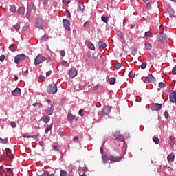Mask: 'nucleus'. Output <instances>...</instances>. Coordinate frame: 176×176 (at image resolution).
Here are the masks:
<instances>
[{
  "label": "nucleus",
  "mask_w": 176,
  "mask_h": 176,
  "mask_svg": "<svg viewBox=\"0 0 176 176\" xmlns=\"http://www.w3.org/2000/svg\"><path fill=\"white\" fill-rule=\"evenodd\" d=\"M45 60H46L45 56H42L41 54H38L34 60V65H39V64H42Z\"/></svg>",
  "instance_id": "obj_1"
},
{
  "label": "nucleus",
  "mask_w": 176,
  "mask_h": 176,
  "mask_svg": "<svg viewBox=\"0 0 176 176\" xmlns=\"http://www.w3.org/2000/svg\"><path fill=\"white\" fill-rule=\"evenodd\" d=\"M57 91H58L57 84H56L55 85H50L47 87V92L48 93V94H56Z\"/></svg>",
  "instance_id": "obj_2"
},
{
  "label": "nucleus",
  "mask_w": 176,
  "mask_h": 176,
  "mask_svg": "<svg viewBox=\"0 0 176 176\" xmlns=\"http://www.w3.org/2000/svg\"><path fill=\"white\" fill-rule=\"evenodd\" d=\"M34 9H35V6L34 5V3H28V4L27 13H26L28 19H30V14H31V12L32 10H34Z\"/></svg>",
  "instance_id": "obj_3"
},
{
  "label": "nucleus",
  "mask_w": 176,
  "mask_h": 176,
  "mask_svg": "<svg viewBox=\"0 0 176 176\" xmlns=\"http://www.w3.org/2000/svg\"><path fill=\"white\" fill-rule=\"evenodd\" d=\"M36 25L37 28H40V30H42L44 25L43 19H42L41 17H38L36 20Z\"/></svg>",
  "instance_id": "obj_4"
},
{
  "label": "nucleus",
  "mask_w": 176,
  "mask_h": 176,
  "mask_svg": "<svg viewBox=\"0 0 176 176\" xmlns=\"http://www.w3.org/2000/svg\"><path fill=\"white\" fill-rule=\"evenodd\" d=\"M23 60H25V54H24L16 55L14 57V62L16 64H19V63H20V61H23Z\"/></svg>",
  "instance_id": "obj_5"
},
{
  "label": "nucleus",
  "mask_w": 176,
  "mask_h": 176,
  "mask_svg": "<svg viewBox=\"0 0 176 176\" xmlns=\"http://www.w3.org/2000/svg\"><path fill=\"white\" fill-rule=\"evenodd\" d=\"M157 39L159 41H162L163 42H167V35L164 34V32H162V33L158 34L157 36Z\"/></svg>",
  "instance_id": "obj_6"
},
{
  "label": "nucleus",
  "mask_w": 176,
  "mask_h": 176,
  "mask_svg": "<svg viewBox=\"0 0 176 176\" xmlns=\"http://www.w3.org/2000/svg\"><path fill=\"white\" fill-rule=\"evenodd\" d=\"M63 27L65 28V30H67V31H71V27L69 26L71 25V22L67 19H63Z\"/></svg>",
  "instance_id": "obj_7"
},
{
  "label": "nucleus",
  "mask_w": 176,
  "mask_h": 176,
  "mask_svg": "<svg viewBox=\"0 0 176 176\" xmlns=\"http://www.w3.org/2000/svg\"><path fill=\"white\" fill-rule=\"evenodd\" d=\"M162 109V104L153 103L151 104V111H159Z\"/></svg>",
  "instance_id": "obj_8"
},
{
  "label": "nucleus",
  "mask_w": 176,
  "mask_h": 176,
  "mask_svg": "<svg viewBox=\"0 0 176 176\" xmlns=\"http://www.w3.org/2000/svg\"><path fill=\"white\" fill-rule=\"evenodd\" d=\"M170 101L172 102L173 104L176 102V91H173L172 93L169 95Z\"/></svg>",
  "instance_id": "obj_9"
},
{
  "label": "nucleus",
  "mask_w": 176,
  "mask_h": 176,
  "mask_svg": "<svg viewBox=\"0 0 176 176\" xmlns=\"http://www.w3.org/2000/svg\"><path fill=\"white\" fill-rule=\"evenodd\" d=\"M12 96H14V97H19L21 96V89L20 88H16L14 91L12 92Z\"/></svg>",
  "instance_id": "obj_10"
},
{
  "label": "nucleus",
  "mask_w": 176,
  "mask_h": 176,
  "mask_svg": "<svg viewBox=\"0 0 176 176\" xmlns=\"http://www.w3.org/2000/svg\"><path fill=\"white\" fill-rule=\"evenodd\" d=\"M111 113V108L109 106H104L102 110V115H109Z\"/></svg>",
  "instance_id": "obj_11"
},
{
  "label": "nucleus",
  "mask_w": 176,
  "mask_h": 176,
  "mask_svg": "<svg viewBox=\"0 0 176 176\" xmlns=\"http://www.w3.org/2000/svg\"><path fill=\"white\" fill-rule=\"evenodd\" d=\"M68 74H69V78H75V76H76V75H78V71L77 70L72 71V69H71L69 71Z\"/></svg>",
  "instance_id": "obj_12"
},
{
  "label": "nucleus",
  "mask_w": 176,
  "mask_h": 176,
  "mask_svg": "<svg viewBox=\"0 0 176 176\" xmlns=\"http://www.w3.org/2000/svg\"><path fill=\"white\" fill-rule=\"evenodd\" d=\"M54 111V106H51L50 109H47L45 110L47 115H49V116H51V115H53V112Z\"/></svg>",
  "instance_id": "obj_13"
},
{
  "label": "nucleus",
  "mask_w": 176,
  "mask_h": 176,
  "mask_svg": "<svg viewBox=\"0 0 176 176\" xmlns=\"http://www.w3.org/2000/svg\"><path fill=\"white\" fill-rule=\"evenodd\" d=\"M109 160H111V162H120V160H122V157H113V156H110L109 157Z\"/></svg>",
  "instance_id": "obj_14"
},
{
  "label": "nucleus",
  "mask_w": 176,
  "mask_h": 176,
  "mask_svg": "<svg viewBox=\"0 0 176 176\" xmlns=\"http://www.w3.org/2000/svg\"><path fill=\"white\" fill-rule=\"evenodd\" d=\"M4 170H6L7 173H12V171H13V170H12V168H5V166H3L0 167V173L1 171H5Z\"/></svg>",
  "instance_id": "obj_15"
},
{
  "label": "nucleus",
  "mask_w": 176,
  "mask_h": 176,
  "mask_svg": "<svg viewBox=\"0 0 176 176\" xmlns=\"http://www.w3.org/2000/svg\"><path fill=\"white\" fill-rule=\"evenodd\" d=\"M6 156H8L10 159H13V155L12 151L10 148H6Z\"/></svg>",
  "instance_id": "obj_16"
},
{
  "label": "nucleus",
  "mask_w": 176,
  "mask_h": 176,
  "mask_svg": "<svg viewBox=\"0 0 176 176\" xmlns=\"http://www.w3.org/2000/svg\"><path fill=\"white\" fill-rule=\"evenodd\" d=\"M67 118L70 122H72V120H76V119H78L76 116L72 115V113H69L67 115Z\"/></svg>",
  "instance_id": "obj_17"
},
{
  "label": "nucleus",
  "mask_w": 176,
  "mask_h": 176,
  "mask_svg": "<svg viewBox=\"0 0 176 176\" xmlns=\"http://www.w3.org/2000/svg\"><path fill=\"white\" fill-rule=\"evenodd\" d=\"M175 158V156L173 155V154H169L168 156H167V160L168 162H174V159Z\"/></svg>",
  "instance_id": "obj_18"
},
{
  "label": "nucleus",
  "mask_w": 176,
  "mask_h": 176,
  "mask_svg": "<svg viewBox=\"0 0 176 176\" xmlns=\"http://www.w3.org/2000/svg\"><path fill=\"white\" fill-rule=\"evenodd\" d=\"M98 46L99 49H101V47L102 49H105L107 47V44H105V43L104 42L100 41L98 43Z\"/></svg>",
  "instance_id": "obj_19"
},
{
  "label": "nucleus",
  "mask_w": 176,
  "mask_h": 176,
  "mask_svg": "<svg viewBox=\"0 0 176 176\" xmlns=\"http://www.w3.org/2000/svg\"><path fill=\"white\" fill-rule=\"evenodd\" d=\"M17 12L19 14H24V13H25V8L21 7L18 9Z\"/></svg>",
  "instance_id": "obj_20"
},
{
  "label": "nucleus",
  "mask_w": 176,
  "mask_h": 176,
  "mask_svg": "<svg viewBox=\"0 0 176 176\" xmlns=\"http://www.w3.org/2000/svg\"><path fill=\"white\" fill-rule=\"evenodd\" d=\"M10 12H12V13H16V12H17L16 6H11L10 8Z\"/></svg>",
  "instance_id": "obj_21"
},
{
  "label": "nucleus",
  "mask_w": 176,
  "mask_h": 176,
  "mask_svg": "<svg viewBox=\"0 0 176 176\" xmlns=\"http://www.w3.org/2000/svg\"><path fill=\"white\" fill-rule=\"evenodd\" d=\"M116 140H120L122 142H124V141H126V139H124V136H123V135H119L116 138Z\"/></svg>",
  "instance_id": "obj_22"
},
{
  "label": "nucleus",
  "mask_w": 176,
  "mask_h": 176,
  "mask_svg": "<svg viewBox=\"0 0 176 176\" xmlns=\"http://www.w3.org/2000/svg\"><path fill=\"white\" fill-rule=\"evenodd\" d=\"M155 77L152 75V74L148 75V82H155Z\"/></svg>",
  "instance_id": "obj_23"
},
{
  "label": "nucleus",
  "mask_w": 176,
  "mask_h": 176,
  "mask_svg": "<svg viewBox=\"0 0 176 176\" xmlns=\"http://www.w3.org/2000/svg\"><path fill=\"white\" fill-rule=\"evenodd\" d=\"M101 20H102V21H103V23H108V20H109V17L105 16H102Z\"/></svg>",
  "instance_id": "obj_24"
},
{
  "label": "nucleus",
  "mask_w": 176,
  "mask_h": 176,
  "mask_svg": "<svg viewBox=\"0 0 176 176\" xmlns=\"http://www.w3.org/2000/svg\"><path fill=\"white\" fill-rule=\"evenodd\" d=\"M88 47L89 49H90L91 50H96V47H94V44H93L91 42H90L88 44Z\"/></svg>",
  "instance_id": "obj_25"
},
{
  "label": "nucleus",
  "mask_w": 176,
  "mask_h": 176,
  "mask_svg": "<svg viewBox=\"0 0 176 176\" xmlns=\"http://www.w3.org/2000/svg\"><path fill=\"white\" fill-rule=\"evenodd\" d=\"M145 46H146V50H152V45H151V43H146Z\"/></svg>",
  "instance_id": "obj_26"
},
{
  "label": "nucleus",
  "mask_w": 176,
  "mask_h": 176,
  "mask_svg": "<svg viewBox=\"0 0 176 176\" xmlns=\"http://www.w3.org/2000/svg\"><path fill=\"white\" fill-rule=\"evenodd\" d=\"M9 49L10 50H11V52H16V46L14 45V44H12L9 46Z\"/></svg>",
  "instance_id": "obj_27"
},
{
  "label": "nucleus",
  "mask_w": 176,
  "mask_h": 176,
  "mask_svg": "<svg viewBox=\"0 0 176 176\" xmlns=\"http://www.w3.org/2000/svg\"><path fill=\"white\" fill-rule=\"evenodd\" d=\"M49 120H50V117H49V116H45V117L43 118V122L44 123L47 124V123H49Z\"/></svg>",
  "instance_id": "obj_28"
},
{
  "label": "nucleus",
  "mask_w": 176,
  "mask_h": 176,
  "mask_svg": "<svg viewBox=\"0 0 176 176\" xmlns=\"http://www.w3.org/2000/svg\"><path fill=\"white\" fill-rule=\"evenodd\" d=\"M10 126L12 127V129H16V127H17V123L14 121H12L10 122Z\"/></svg>",
  "instance_id": "obj_29"
},
{
  "label": "nucleus",
  "mask_w": 176,
  "mask_h": 176,
  "mask_svg": "<svg viewBox=\"0 0 176 176\" xmlns=\"http://www.w3.org/2000/svg\"><path fill=\"white\" fill-rule=\"evenodd\" d=\"M153 142H155V144H159V142H160V140H159V138H157V137H154V138H153Z\"/></svg>",
  "instance_id": "obj_30"
},
{
  "label": "nucleus",
  "mask_w": 176,
  "mask_h": 176,
  "mask_svg": "<svg viewBox=\"0 0 176 176\" xmlns=\"http://www.w3.org/2000/svg\"><path fill=\"white\" fill-rule=\"evenodd\" d=\"M114 67H115L116 69H120V68H122V63H118L115 65Z\"/></svg>",
  "instance_id": "obj_31"
},
{
  "label": "nucleus",
  "mask_w": 176,
  "mask_h": 176,
  "mask_svg": "<svg viewBox=\"0 0 176 176\" xmlns=\"http://www.w3.org/2000/svg\"><path fill=\"white\" fill-rule=\"evenodd\" d=\"M52 129H53V126L50 125V126L45 130V134H47V133H49V131H50V130H52Z\"/></svg>",
  "instance_id": "obj_32"
},
{
  "label": "nucleus",
  "mask_w": 176,
  "mask_h": 176,
  "mask_svg": "<svg viewBox=\"0 0 176 176\" xmlns=\"http://www.w3.org/2000/svg\"><path fill=\"white\" fill-rule=\"evenodd\" d=\"M134 76H135V72H134L133 71L130 72L129 74V77L134 78Z\"/></svg>",
  "instance_id": "obj_33"
},
{
  "label": "nucleus",
  "mask_w": 176,
  "mask_h": 176,
  "mask_svg": "<svg viewBox=\"0 0 176 176\" xmlns=\"http://www.w3.org/2000/svg\"><path fill=\"white\" fill-rule=\"evenodd\" d=\"M110 85H115L116 83V78H112L109 81Z\"/></svg>",
  "instance_id": "obj_34"
},
{
  "label": "nucleus",
  "mask_w": 176,
  "mask_h": 176,
  "mask_svg": "<svg viewBox=\"0 0 176 176\" xmlns=\"http://www.w3.org/2000/svg\"><path fill=\"white\" fill-rule=\"evenodd\" d=\"M41 39L46 42V41L49 39V36L47 34H45L44 36H42Z\"/></svg>",
  "instance_id": "obj_35"
},
{
  "label": "nucleus",
  "mask_w": 176,
  "mask_h": 176,
  "mask_svg": "<svg viewBox=\"0 0 176 176\" xmlns=\"http://www.w3.org/2000/svg\"><path fill=\"white\" fill-rule=\"evenodd\" d=\"M25 138H36V137H38V135H24Z\"/></svg>",
  "instance_id": "obj_36"
},
{
  "label": "nucleus",
  "mask_w": 176,
  "mask_h": 176,
  "mask_svg": "<svg viewBox=\"0 0 176 176\" xmlns=\"http://www.w3.org/2000/svg\"><path fill=\"white\" fill-rule=\"evenodd\" d=\"M62 65H64L65 67H69V64L66 60H63L61 62Z\"/></svg>",
  "instance_id": "obj_37"
},
{
  "label": "nucleus",
  "mask_w": 176,
  "mask_h": 176,
  "mask_svg": "<svg viewBox=\"0 0 176 176\" xmlns=\"http://www.w3.org/2000/svg\"><path fill=\"white\" fill-rule=\"evenodd\" d=\"M144 35L146 38H149V36H151V35H152V32H151V31L146 32Z\"/></svg>",
  "instance_id": "obj_38"
},
{
  "label": "nucleus",
  "mask_w": 176,
  "mask_h": 176,
  "mask_svg": "<svg viewBox=\"0 0 176 176\" xmlns=\"http://www.w3.org/2000/svg\"><path fill=\"white\" fill-rule=\"evenodd\" d=\"M0 144H8V140L0 138Z\"/></svg>",
  "instance_id": "obj_39"
},
{
  "label": "nucleus",
  "mask_w": 176,
  "mask_h": 176,
  "mask_svg": "<svg viewBox=\"0 0 176 176\" xmlns=\"http://www.w3.org/2000/svg\"><path fill=\"white\" fill-rule=\"evenodd\" d=\"M42 105H43L42 103H40V102H38V103H34L32 104L33 107H38L39 108L42 107Z\"/></svg>",
  "instance_id": "obj_40"
},
{
  "label": "nucleus",
  "mask_w": 176,
  "mask_h": 176,
  "mask_svg": "<svg viewBox=\"0 0 176 176\" xmlns=\"http://www.w3.org/2000/svg\"><path fill=\"white\" fill-rule=\"evenodd\" d=\"M67 171H65V170L60 171V176H67Z\"/></svg>",
  "instance_id": "obj_41"
},
{
  "label": "nucleus",
  "mask_w": 176,
  "mask_h": 176,
  "mask_svg": "<svg viewBox=\"0 0 176 176\" xmlns=\"http://www.w3.org/2000/svg\"><path fill=\"white\" fill-rule=\"evenodd\" d=\"M142 80H143V82H148V80L149 81V77H142Z\"/></svg>",
  "instance_id": "obj_42"
},
{
  "label": "nucleus",
  "mask_w": 176,
  "mask_h": 176,
  "mask_svg": "<svg viewBox=\"0 0 176 176\" xmlns=\"http://www.w3.org/2000/svg\"><path fill=\"white\" fill-rule=\"evenodd\" d=\"M118 34L121 39H124V34H123V32H118Z\"/></svg>",
  "instance_id": "obj_43"
},
{
  "label": "nucleus",
  "mask_w": 176,
  "mask_h": 176,
  "mask_svg": "<svg viewBox=\"0 0 176 176\" xmlns=\"http://www.w3.org/2000/svg\"><path fill=\"white\" fill-rule=\"evenodd\" d=\"M159 87L163 88V87H166V83L161 82L159 83Z\"/></svg>",
  "instance_id": "obj_44"
},
{
  "label": "nucleus",
  "mask_w": 176,
  "mask_h": 176,
  "mask_svg": "<svg viewBox=\"0 0 176 176\" xmlns=\"http://www.w3.org/2000/svg\"><path fill=\"white\" fill-rule=\"evenodd\" d=\"M102 160L103 163H107V155L102 156Z\"/></svg>",
  "instance_id": "obj_45"
},
{
  "label": "nucleus",
  "mask_w": 176,
  "mask_h": 176,
  "mask_svg": "<svg viewBox=\"0 0 176 176\" xmlns=\"http://www.w3.org/2000/svg\"><path fill=\"white\" fill-rule=\"evenodd\" d=\"M78 114L80 115V116H82V118H83V116H85V115L83 114V109H80L78 111Z\"/></svg>",
  "instance_id": "obj_46"
},
{
  "label": "nucleus",
  "mask_w": 176,
  "mask_h": 176,
  "mask_svg": "<svg viewBox=\"0 0 176 176\" xmlns=\"http://www.w3.org/2000/svg\"><path fill=\"white\" fill-rule=\"evenodd\" d=\"M141 68L142 69H145V68H146V63H142Z\"/></svg>",
  "instance_id": "obj_47"
},
{
  "label": "nucleus",
  "mask_w": 176,
  "mask_h": 176,
  "mask_svg": "<svg viewBox=\"0 0 176 176\" xmlns=\"http://www.w3.org/2000/svg\"><path fill=\"white\" fill-rule=\"evenodd\" d=\"M5 55H1L0 56V61L2 63V62H3L4 60H5Z\"/></svg>",
  "instance_id": "obj_48"
},
{
  "label": "nucleus",
  "mask_w": 176,
  "mask_h": 176,
  "mask_svg": "<svg viewBox=\"0 0 176 176\" xmlns=\"http://www.w3.org/2000/svg\"><path fill=\"white\" fill-rule=\"evenodd\" d=\"M14 28H15L16 31H19V30H20V25L19 24H16L14 25Z\"/></svg>",
  "instance_id": "obj_49"
},
{
  "label": "nucleus",
  "mask_w": 176,
  "mask_h": 176,
  "mask_svg": "<svg viewBox=\"0 0 176 176\" xmlns=\"http://www.w3.org/2000/svg\"><path fill=\"white\" fill-rule=\"evenodd\" d=\"M164 115V117L166 118V119H168V117L170 116V115L168 114V111H165Z\"/></svg>",
  "instance_id": "obj_50"
},
{
  "label": "nucleus",
  "mask_w": 176,
  "mask_h": 176,
  "mask_svg": "<svg viewBox=\"0 0 176 176\" xmlns=\"http://www.w3.org/2000/svg\"><path fill=\"white\" fill-rule=\"evenodd\" d=\"M89 25H90V24L89 23V22H85L84 23L85 28H89Z\"/></svg>",
  "instance_id": "obj_51"
},
{
  "label": "nucleus",
  "mask_w": 176,
  "mask_h": 176,
  "mask_svg": "<svg viewBox=\"0 0 176 176\" xmlns=\"http://www.w3.org/2000/svg\"><path fill=\"white\" fill-rule=\"evenodd\" d=\"M58 134H59V135H61V136L65 135V133H64V131H61V130H59V131H58Z\"/></svg>",
  "instance_id": "obj_52"
},
{
  "label": "nucleus",
  "mask_w": 176,
  "mask_h": 176,
  "mask_svg": "<svg viewBox=\"0 0 176 176\" xmlns=\"http://www.w3.org/2000/svg\"><path fill=\"white\" fill-rule=\"evenodd\" d=\"M172 72L173 75H176V65L173 67Z\"/></svg>",
  "instance_id": "obj_53"
},
{
  "label": "nucleus",
  "mask_w": 176,
  "mask_h": 176,
  "mask_svg": "<svg viewBox=\"0 0 176 176\" xmlns=\"http://www.w3.org/2000/svg\"><path fill=\"white\" fill-rule=\"evenodd\" d=\"M60 54L62 57H64L65 56V51H60Z\"/></svg>",
  "instance_id": "obj_54"
},
{
  "label": "nucleus",
  "mask_w": 176,
  "mask_h": 176,
  "mask_svg": "<svg viewBox=\"0 0 176 176\" xmlns=\"http://www.w3.org/2000/svg\"><path fill=\"white\" fill-rule=\"evenodd\" d=\"M119 131H115V133H114V137L116 138H118V135H119Z\"/></svg>",
  "instance_id": "obj_55"
},
{
  "label": "nucleus",
  "mask_w": 176,
  "mask_h": 176,
  "mask_svg": "<svg viewBox=\"0 0 176 176\" xmlns=\"http://www.w3.org/2000/svg\"><path fill=\"white\" fill-rule=\"evenodd\" d=\"M160 28H162L163 30V31H167V28H164V26H163V25H161L160 26Z\"/></svg>",
  "instance_id": "obj_56"
},
{
  "label": "nucleus",
  "mask_w": 176,
  "mask_h": 176,
  "mask_svg": "<svg viewBox=\"0 0 176 176\" xmlns=\"http://www.w3.org/2000/svg\"><path fill=\"white\" fill-rule=\"evenodd\" d=\"M39 79L43 82L45 80V76H40Z\"/></svg>",
  "instance_id": "obj_57"
},
{
  "label": "nucleus",
  "mask_w": 176,
  "mask_h": 176,
  "mask_svg": "<svg viewBox=\"0 0 176 176\" xmlns=\"http://www.w3.org/2000/svg\"><path fill=\"white\" fill-rule=\"evenodd\" d=\"M67 17H71V12H69V10H67Z\"/></svg>",
  "instance_id": "obj_58"
},
{
  "label": "nucleus",
  "mask_w": 176,
  "mask_h": 176,
  "mask_svg": "<svg viewBox=\"0 0 176 176\" xmlns=\"http://www.w3.org/2000/svg\"><path fill=\"white\" fill-rule=\"evenodd\" d=\"M96 105L97 108H100L101 107V103H100V102L96 103Z\"/></svg>",
  "instance_id": "obj_59"
},
{
  "label": "nucleus",
  "mask_w": 176,
  "mask_h": 176,
  "mask_svg": "<svg viewBox=\"0 0 176 176\" xmlns=\"http://www.w3.org/2000/svg\"><path fill=\"white\" fill-rule=\"evenodd\" d=\"M49 0H43V5H47Z\"/></svg>",
  "instance_id": "obj_60"
},
{
  "label": "nucleus",
  "mask_w": 176,
  "mask_h": 176,
  "mask_svg": "<svg viewBox=\"0 0 176 176\" xmlns=\"http://www.w3.org/2000/svg\"><path fill=\"white\" fill-rule=\"evenodd\" d=\"M28 76V69H26L25 72V76Z\"/></svg>",
  "instance_id": "obj_61"
},
{
  "label": "nucleus",
  "mask_w": 176,
  "mask_h": 176,
  "mask_svg": "<svg viewBox=\"0 0 176 176\" xmlns=\"http://www.w3.org/2000/svg\"><path fill=\"white\" fill-rule=\"evenodd\" d=\"M53 148H54V151H57V149H58V146L55 145L53 146Z\"/></svg>",
  "instance_id": "obj_62"
},
{
  "label": "nucleus",
  "mask_w": 176,
  "mask_h": 176,
  "mask_svg": "<svg viewBox=\"0 0 176 176\" xmlns=\"http://www.w3.org/2000/svg\"><path fill=\"white\" fill-rule=\"evenodd\" d=\"M93 90H98V86L94 87Z\"/></svg>",
  "instance_id": "obj_63"
},
{
  "label": "nucleus",
  "mask_w": 176,
  "mask_h": 176,
  "mask_svg": "<svg viewBox=\"0 0 176 176\" xmlns=\"http://www.w3.org/2000/svg\"><path fill=\"white\" fill-rule=\"evenodd\" d=\"M38 145H40V146H43V142H39Z\"/></svg>",
  "instance_id": "obj_64"
}]
</instances>
